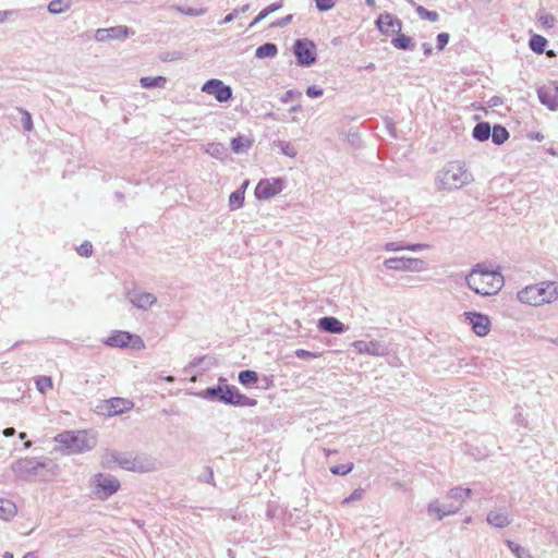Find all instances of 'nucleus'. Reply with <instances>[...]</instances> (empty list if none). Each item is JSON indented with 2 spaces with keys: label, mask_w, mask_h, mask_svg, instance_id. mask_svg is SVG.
<instances>
[{
  "label": "nucleus",
  "mask_w": 558,
  "mask_h": 558,
  "mask_svg": "<svg viewBox=\"0 0 558 558\" xmlns=\"http://www.w3.org/2000/svg\"><path fill=\"white\" fill-rule=\"evenodd\" d=\"M472 181V172L464 162L459 160L447 162L435 175V186L438 191L460 190Z\"/></svg>",
  "instance_id": "1"
},
{
  "label": "nucleus",
  "mask_w": 558,
  "mask_h": 558,
  "mask_svg": "<svg viewBox=\"0 0 558 558\" xmlns=\"http://www.w3.org/2000/svg\"><path fill=\"white\" fill-rule=\"evenodd\" d=\"M352 347L355 349V351L359 354H367V355H372V356H384L388 353V347L378 340H371V341L356 340L352 343Z\"/></svg>",
  "instance_id": "14"
},
{
  "label": "nucleus",
  "mask_w": 558,
  "mask_h": 558,
  "mask_svg": "<svg viewBox=\"0 0 558 558\" xmlns=\"http://www.w3.org/2000/svg\"><path fill=\"white\" fill-rule=\"evenodd\" d=\"M353 463L339 464L330 468V472L335 475H347L353 470Z\"/></svg>",
  "instance_id": "46"
},
{
  "label": "nucleus",
  "mask_w": 558,
  "mask_h": 558,
  "mask_svg": "<svg viewBox=\"0 0 558 558\" xmlns=\"http://www.w3.org/2000/svg\"><path fill=\"white\" fill-rule=\"evenodd\" d=\"M17 512V508L11 500L2 499V520L12 519Z\"/></svg>",
  "instance_id": "39"
},
{
  "label": "nucleus",
  "mask_w": 558,
  "mask_h": 558,
  "mask_svg": "<svg viewBox=\"0 0 558 558\" xmlns=\"http://www.w3.org/2000/svg\"><path fill=\"white\" fill-rule=\"evenodd\" d=\"M537 96L542 105L546 106L551 111L558 110V92L551 90V87H539Z\"/></svg>",
  "instance_id": "23"
},
{
  "label": "nucleus",
  "mask_w": 558,
  "mask_h": 558,
  "mask_svg": "<svg viewBox=\"0 0 558 558\" xmlns=\"http://www.w3.org/2000/svg\"><path fill=\"white\" fill-rule=\"evenodd\" d=\"M109 34V40L112 39H124L129 37L130 34H133V32L130 31L129 27L120 25V26H113L108 28Z\"/></svg>",
  "instance_id": "37"
},
{
  "label": "nucleus",
  "mask_w": 558,
  "mask_h": 558,
  "mask_svg": "<svg viewBox=\"0 0 558 558\" xmlns=\"http://www.w3.org/2000/svg\"><path fill=\"white\" fill-rule=\"evenodd\" d=\"M315 2H316V8L319 11L325 12V11L332 9L335 7L337 0H315Z\"/></svg>",
  "instance_id": "49"
},
{
  "label": "nucleus",
  "mask_w": 558,
  "mask_h": 558,
  "mask_svg": "<svg viewBox=\"0 0 558 558\" xmlns=\"http://www.w3.org/2000/svg\"><path fill=\"white\" fill-rule=\"evenodd\" d=\"M423 49H424L425 56H429L433 51L430 44H427V43L423 44Z\"/></svg>",
  "instance_id": "61"
},
{
  "label": "nucleus",
  "mask_w": 558,
  "mask_h": 558,
  "mask_svg": "<svg viewBox=\"0 0 558 558\" xmlns=\"http://www.w3.org/2000/svg\"><path fill=\"white\" fill-rule=\"evenodd\" d=\"M306 95L311 98H318L324 95V89L317 85H312L306 88Z\"/></svg>",
  "instance_id": "51"
},
{
  "label": "nucleus",
  "mask_w": 558,
  "mask_h": 558,
  "mask_svg": "<svg viewBox=\"0 0 558 558\" xmlns=\"http://www.w3.org/2000/svg\"><path fill=\"white\" fill-rule=\"evenodd\" d=\"M384 265L389 270L398 271L421 272L426 269V264L424 260L412 257H391L386 259Z\"/></svg>",
  "instance_id": "10"
},
{
  "label": "nucleus",
  "mask_w": 558,
  "mask_h": 558,
  "mask_svg": "<svg viewBox=\"0 0 558 558\" xmlns=\"http://www.w3.org/2000/svg\"><path fill=\"white\" fill-rule=\"evenodd\" d=\"M363 495H364V489L356 488L353 490V493L349 497H347L342 500V505H348L353 501L361 500L363 498Z\"/></svg>",
  "instance_id": "48"
},
{
  "label": "nucleus",
  "mask_w": 558,
  "mask_h": 558,
  "mask_svg": "<svg viewBox=\"0 0 558 558\" xmlns=\"http://www.w3.org/2000/svg\"><path fill=\"white\" fill-rule=\"evenodd\" d=\"M281 7H282V2H276V3H272V4L268 5L263 11L267 12V16H268L270 13L279 10Z\"/></svg>",
  "instance_id": "57"
},
{
  "label": "nucleus",
  "mask_w": 558,
  "mask_h": 558,
  "mask_svg": "<svg viewBox=\"0 0 558 558\" xmlns=\"http://www.w3.org/2000/svg\"><path fill=\"white\" fill-rule=\"evenodd\" d=\"M201 481L208 483L210 485H215L214 471L210 466H206L204 475L201 476Z\"/></svg>",
  "instance_id": "52"
},
{
  "label": "nucleus",
  "mask_w": 558,
  "mask_h": 558,
  "mask_svg": "<svg viewBox=\"0 0 558 558\" xmlns=\"http://www.w3.org/2000/svg\"><path fill=\"white\" fill-rule=\"evenodd\" d=\"M293 50L300 65L308 66L316 61L315 45L308 39H298Z\"/></svg>",
  "instance_id": "11"
},
{
  "label": "nucleus",
  "mask_w": 558,
  "mask_h": 558,
  "mask_svg": "<svg viewBox=\"0 0 558 558\" xmlns=\"http://www.w3.org/2000/svg\"><path fill=\"white\" fill-rule=\"evenodd\" d=\"M507 545L510 548V550L515 555L517 558H533L529 549L511 541H507Z\"/></svg>",
  "instance_id": "40"
},
{
  "label": "nucleus",
  "mask_w": 558,
  "mask_h": 558,
  "mask_svg": "<svg viewBox=\"0 0 558 558\" xmlns=\"http://www.w3.org/2000/svg\"><path fill=\"white\" fill-rule=\"evenodd\" d=\"M277 53V46L272 43H266L256 49L255 57L258 59L275 58Z\"/></svg>",
  "instance_id": "29"
},
{
  "label": "nucleus",
  "mask_w": 558,
  "mask_h": 558,
  "mask_svg": "<svg viewBox=\"0 0 558 558\" xmlns=\"http://www.w3.org/2000/svg\"><path fill=\"white\" fill-rule=\"evenodd\" d=\"M317 327L328 333H343L348 327L333 316H324L318 319Z\"/></svg>",
  "instance_id": "21"
},
{
  "label": "nucleus",
  "mask_w": 558,
  "mask_h": 558,
  "mask_svg": "<svg viewBox=\"0 0 558 558\" xmlns=\"http://www.w3.org/2000/svg\"><path fill=\"white\" fill-rule=\"evenodd\" d=\"M143 88H165L167 78L165 76H144L140 80Z\"/></svg>",
  "instance_id": "28"
},
{
  "label": "nucleus",
  "mask_w": 558,
  "mask_h": 558,
  "mask_svg": "<svg viewBox=\"0 0 558 558\" xmlns=\"http://www.w3.org/2000/svg\"><path fill=\"white\" fill-rule=\"evenodd\" d=\"M23 558H37V556L35 553L31 551V553L25 554Z\"/></svg>",
  "instance_id": "64"
},
{
  "label": "nucleus",
  "mask_w": 558,
  "mask_h": 558,
  "mask_svg": "<svg viewBox=\"0 0 558 558\" xmlns=\"http://www.w3.org/2000/svg\"><path fill=\"white\" fill-rule=\"evenodd\" d=\"M174 9L180 12L181 14L189 15V16H202L207 12V8H185L177 5Z\"/></svg>",
  "instance_id": "41"
},
{
  "label": "nucleus",
  "mask_w": 558,
  "mask_h": 558,
  "mask_svg": "<svg viewBox=\"0 0 558 558\" xmlns=\"http://www.w3.org/2000/svg\"><path fill=\"white\" fill-rule=\"evenodd\" d=\"M471 494L472 490L470 488L454 487L447 493V498L451 500L450 502L460 505L461 508L465 499L469 498Z\"/></svg>",
  "instance_id": "25"
},
{
  "label": "nucleus",
  "mask_w": 558,
  "mask_h": 558,
  "mask_svg": "<svg viewBox=\"0 0 558 558\" xmlns=\"http://www.w3.org/2000/svg\"><path fill=\"white\" fill-rule=\"evenodd\" d=\"M93 493L101 500L112 496L120 488L117 477L109 474L97 473L92 478Z\"/></svg>",
  "instance_id": "7"
},
{
  "label": "nucleus",
  "mask_w": 558,
  "mask_h": 558,
  "mask_svg": "<svg viewBox=\"0 0 558 558\" xmlns=\"http://www.w3.org/2000/svg\"><path fill=\"white\" fill-rule=\"evenodd\" d=\"M197 397L209 401H219L235 407H255L257 401L241 393L234 386L223 384L208 387L196 393Z\"/></svg>",
  "instance_id": "4"
},
{
  "label": "nucleus",
  "mask_w": 558,
  "mask_h": 558,
  "mask_svg": "<svg viewBox=\"0 0 558 558\" xmlns=\"http://www.w3.org/2000/svg\"><path fill=\"white\" fill-rule=\"evenodd\" d=\"M490 136L494 144L501 145L509 138V132L505 126L496 124L492 129Z\"/></svg>",
  "instance_id": "31"
},
{
  "label": "nucleus",
  "mask_w": 558,
  "mask_h": 558,
  "mask_svg": "<svg viewBox=\"0 0 558 558\" xmlns=\"http://www.w3.org/2000/svg\"><path fill=\"white\" fill-rule=\"evenodd\" d=\"M391 44L395 48L400 50H413L414 44L411 37L405 36L404 34H399L396 38L391 40Z\"/></svg>",
  "instance_id": "33"
},
{
  "label": "nucleus",
  "mask_w": 558,
  "mask_h": 558,
  "mask_svg": "<svg viewBox=\"0 0 558 558\" xmlns=\"http://www.w3.org/2000/svg\"><path fill=\"white\" fill-rule=\"evenodd\" d=\"M486 521L492 526L502 529L512 522V518L506 509H495L487 513Z\"/></svg>",
  "instance_id": "22"
},
{
  "label": "nucleus",
  "mask_w": 558,
  "mask_h": 558,
  "mask_svg": "<svg viewBox=\"0 0 558 558\" xmlns=\"http://www.w3.org/2000/svg\"><path fill=\"white\" fill-rule=\"evenodd\" d=\"M302 93L295 89H289L287 90L281 97L280 101L283 104H288L294 99H301Z\"/></svg>",
  "instance_id": "47"
},
{
  "label": "nucleus",
  "mask_w": 558,
  "mask_h": 558,
  "mask_svg": "<svg viewBox=\"0 0 558 558\" xmlns=\"http://www.w3.org/2000/svg\"><path fill=\"white\" fill-rule=\"evenodd\" d=\"M283 189V181L277 179L260 180L255 189V196L258 199H269L279 194Z\"/></svg>",
  "instance_id": "13"
},
{
  "label": "nucleus",
  "mask_w": 558,
  "mask_h": 558,
  "mask_svg": "<svg viewBox=\"0 0 558 558\" xmlns=\"http://www.w3.org/2000/svg\"><path fill=\"white\" fill-rule=\"evenodd\" d=\"M320 354L316 352H311L304 349H298L295 351V356L303 360H312L318 357Z\"/></svg>",
  "instance_id": "50"
},
{
  "label": "nucleus",
  "mask_w": 558,
  "mask_h": 558,
  "mask_svg": "<svg viewBox=\"0 0 558 558\" xmlns=\"http://www.w3.org/2000/svg\"><path fill=\"white\" fill-rule=\"evenodd\" d=\"M539 21L544 26H546L548 28L553 27L555 24V17L551 14L541 15Z\"/></svg>",
  "instance_id": "56"
},
{
  "label": "nucleus",
  "mask_w": 558,
  "mask_h": 558,
  "mask_svg": "<svg viewBox=\"0 0 558 558\" xmlns=\"http://www.w3.org/2000/svg\"><path fill=\"white\" fill-rule=\"evenodd\" d=\"M133 408V402L124 398H111L101 408L109 416L122 414Z\"/></svg>",
  "instance_id": "19"
},
{
  "label": "nucleus",
  "mask_w": 558,
  "mask_h": 558,
  "mask_svg": "<svg viewBox=\"0 0 558 558\" xmlns=\"http://www.w3.org/2000/svg\"><path fill=\"white\" fill-rule=\"evenodd\" d=\"M253 145V141L246 136H238L232 138L231 148L235 154L246 153Z\"/></svg>",
  "instance_id": "27"
},
{
  "label": "nucleus",
  "mask_w": 558,
  "mask_h": 558,
  "mask_svg": "<svg viewBox=\"0 0 558 558\" xmlns=\"http://www.w3.org/2000/svg\"><path fill=\"white\" fill-rule=\"evenodd\" d=\"M129 301L140 310H148L157 302V298L149 292H144L142 290H133L128 292Z\"/></svg>",
  "instance_id": "17"
},
{
  "label": "nucleus",
  "mask_w": 558,
  "mask_h": 558,
  "mask_svg": "<svg viewBox=\"0 0 558 558\" xmlns=\"http://www.w3.org/2000/svg\"><path fill=\"white\" fill-rule=\"evenodd\" d=\"M267 16V12H264L263 10L258 13V15L248 25L250 28L254 27L257 23H259L262 20H264Z\"/></svg>",
  "instance_id": "58"
},
{
  "label": "nucleus",
  "mask_w": 558,
  "mask_h": 558,
  "mask_svg": "<svg viewBox=\"0 0 558 558\" xmlns=\"http://www.w3.org/2000/svg\"><path fill=\"white\" fill-rule=\"evenodd\" d=\"M247 184H248L247 181L244 182L240 189H238L236 191L231 193V195L229 196L230 209L234 210V209L241 208L243 206L244 194H245V189H246Z\"/></svg>",
  "instance_id": "26"
},
{
  "label": "nucleus",
  "mask_w": 558,
  "mask_h": 558,
  "mask_svg": "<svg viewBox=\"0 0 558 558\" xmlns=\"http://www.w3.org/2000/svg\"><path fill=\"white\" fill-rule=\"evenodd\" d=\"M81 256H89L93 252V245L89 242H84L77 250Z\"/></svg>",
  "instance_id": "54"
},
{
  "label": "nucleus",
  "mask_w": 558,
  "mask_h": 558,
  "mask_svg": "<svg viewBox=\"0 0 558 558\" xmlns=\"http://www.w3.org/2000/svg\"><path fill=\"white\" fill-rule=\"evenodd\" d=\"M12 468L19 477L25 481H33L41 477L45 463L36 458H26L16 461Z\"/></svg>",
  "instance_id": "8"
},
{
  "label": "nucleus",
  "mask_w": 558,
  "mask_h": 558,
  "mask_svg": "<svg viewBox=\"0 0 558 558\" xmlns=\"http://www.w3.org/2000/svg\"><path fill=\"white\" fill-rule=\"evenodd\" d=\"M274 145L276 147H278L280 149V151L284 156H287V157L295 158L296 155H298L296 147L292 143H290V142H287V141H275Z\"/></svg>",
  "instance_id": "36"
},
{
  "label": "nucleus",
  "mask_w": 558,
  "mask_h": 558,
  "mask_svg": "<svg viewBox=\"0 0 558 558\" xmlns=\"http://www.w3.org/2000/svg\"><path fill=\"white\" fill-rule=\"evenodd\" d=\"M181 57V53L179 52H173L171 56L170 53L167 54L166 58H163L165 61H168V60H175V59H179Z\"/></svg>",
  "instance_id": "62"
},
{
  "label": "nucleus",
  "mask_w": 558,
  "mask_h": 558,
  "mask_svg": "<svg viewBox=\"0 0 558 558\" xmlns=\"http://www.w3.org/2000/svg\"><path fill=\"white\" fill-rule=\"evenodd\" d=\"M292 20V15H287L274 24V26L283 27Z\"/></svg>",
  "instance_id": "59"
},
{
  "label": "nucleus",
  "mask_w": 558,
  "mask_h": 558,
  "mask_svg": "<svg viewBox=\"0 0 558 558\" xmlns=\"http://www.w3.org/2000/svg\"><path fill=\"white\" fill-rule=\"evenodd\" d=\"M238 380L243 386L248 387V386H252V385L257 383L258 376H257V373L255 371L245 369V371H242V372L239 373Z\"/></svg>",
  "instance_id": "35"
},
{
  "label": "nucleus",
  "mask_w": 558,
  "mask_h": 558,
  "mask_svg": "<svg viewBox=\"0 0 558 558\" xmlns=\"http://www.w3.org/2000/svg\"><path fill=\"white\" fill-rule=\"evenodd\" d=\"M15 435V429L13 427H8L2 429V436L7 438H11Z\"/></svg>",
  "instance_id": "60"
},
{
  "label": "nucleus",
  "mask_w": 558,
  "mask_h": 558,
  "mask_svg": "<svg viewBox=\"0 0 558 558\" xmlns=\"http://www.w3.org/2000/svg\"><path fill=\"white\" fill-rule=\"evenodd\" d=\"M202 92L214 96L219 102H226L232 97V89L222 81L217 78L208 80L202 87Z\"/></svg>",
  "instance_id": "12"
},
{
  "label": "nucleus",
  "mask_w": 558,
  "mask_h": 558,
  "mask_svg": "<svg viewBox=\"0 0 558 558\" xmlns=\"http://www.w3.org/2000/svg\"><path fill=\"white\" fill-rule=\"evenodd\" d=\"M376 25L378 29L385 35L399 34L402 28V23L400 20L395 19L389 13H384L378 16L376 20Z\"/></svg>",
  "instance_id": "18"
},
{
  "label": "nucleus",
  "mask_w": 558,
  "mask_h": 558,
  "mask_svg": "<svg viewBox=\"0 0 558 558\" xmlns=\"http://www.w3.org/2000/svg\"><path fill=\"white\" fill-rule=\"evenodd\" d=\"M102 462L107 465L117 463L122 469L134 472H149L154 469V463L149 460L133 458L118 451H107L102 457Z\"/></svg>",
  "instance_id": "6"
},
{
  "label": "nucleus",
  "mask_w": 558,
  "mask_h": 558,
  "mask_svg": "<svg viewBox=\"0 0 558 558\" xmlns=\"http://www.w3.org/2000/svg\"><path fill=\"white\" fill-rule=\"evenodd\" d=\"M301 110H302V106L301 105H295V106H292L289 111L291 113H295V112H299Z\"/></svg>",
  "instance_id": "63"
},
{
  "label": "nucleus",
  "mask_w": 558,
  "mask_h": 558,
  "mask_svg": "<svg viewBox=\"0 0 558 558\" xmlns=\"http://www.w3.org/2000/svg\"><path fill=\"white\" fill-rule=\"evenodd\" d=\"M19 439L20 441H5V444L2 442V448H4V446H12V450L11 451H21V450H24V449H28L31 446H32V441L29 440H25L26 439V433H20L19 434Z\"/></svg>",
  "instance_id": "34"
},
{
  "label": "nucleus",
  "mask_w": 558,
  "mask_h": 558,
  "mask_svg": "<svg viewBox=\"0 0 558 558\" xmlns=\"http://www.w3.org/2000/svg\"><path fill=\"white\" fill-rule=\"evenodd\" d=\"M95 39L100 43L109 40L108 28H98L95 33Z\"/></svg>",
  "instance_id": "55"
},
{
  "label": "nucleus",
  "mask_w": 558,
  "mask_h": 558,
  "mask_svg": "<svg viewBox=\"0 0 558 558\" xmlns=\"http://www.w3.org/2000/svg\"><path fill=\"white\" fill-rule=\"evenodd\" d=\"M547 40L541 35H533L530 39V48L536 53H543L546 47Z\"/></svg>",
  "instance_id": "38"
},
{
  "label": "nucleus",
  "mask_w": 558,
  "mask_h": 558,
  "mask_svg": "<svg viewBox=\"0 0 558 558\" xmlns=\"http://www.w3.org/2000/svg\"><path fill=\"white\" fill-rule=\"evenodd\" d=\"M416 13L418 14V16L423 20H427V21H430V22H436L438 21V14L437 12L435 11H428L427 9H425L424 7L422 5H418L416 7Z\"/></svg>",
  "instance_id": "43"
},
{
  "label": "nucleus",
  "mask_w": 558,
  "mask_h": 558,
  "mask_svg": "<svg viewBox=\"0 0 558 558\" xmlns=\"http://www.w3.org/2000/svg\"><path fill=\"white\" fill-rule=\"evenodd\" d=\"M102 342L111 348H126L129 345L136 349L144 348V342L140 336L123 330L113 331Z\"/></svg>",
  "instance_id": "9"
},
{
  "label": "nucleus",
  "mask_w": 558,
  "mask_h": 558,
  "mask_svg": "<svg viewBox=\"0 0 558 558\" xmlns=\"http://www.w3.org/2000/svg\"><path fill=\"white\" fill-rule=\"evenodd\" d=\"M248 9H250V4H244L241 8L234 9L231 13L227 14L223 17V20L220 22V24H228V23L232 22L239 14L245 13L246 11H248Z\"/></svg>",
  "instance_id": "45"
},
{
  "label": "nucleus",
  "mask_w": 558,
  "mask_h": 558,
  "mask_svg": "<svg viewBox=\"0 0 558 558\" xmlns=\"http://www.w3.org/2000/svg\"><path fill=\"white\" fill-rule=\"evenodd\" d=\"M468 287L481 295L496 294L504 286V277L500 272L488 270L483 265H477L465 278Z\"/></svg>",
  "instance_id": "3"
},
{
  "label": "nucleus",
  "mask_w": 558,
  "mask_h": 558,
  "mask_svg": "<svg viewBox=\"0 0 558 558\" xmlns=\"http://www.w3.org/2000/svg\"><path fill=\"white\" fill-rule=\"evenodd\" d=\"M449 41V34L440 33L437 35V49L442 50Z\"/></svg>",
  "instance_id": "53"
},
{
  "label": "nucleus",
  "mask_w": 558,
  "mask_h": 558,
  "mask_svg": "<svg viewBox=\"0 0 558 558\" xmlns=\"http://www.w3.org/2000/svg\"><path fill=\"white\" fill-rule=\"evenodd\" d=\"M68 8L69 4L64 0H52L48 4V11L52 14L63 13L64 11L68 10Z\"/></svg>",
  "instance_id": "42"
},
{
  "label": "nucleus",
  "mask_w": 558,
  "mask_h": 558,
  "mask_svg": "<svg viewBox=\"0 0 558 558\" xmlns=\"http://www.w3.org/2000/svg\"><path fill=\"white\" fill-rule=\"evenodd\" d=\"M36 387L41 393L52 389V379L48 376H41L36 380Z\"/></svg>",
  "instance_id": "44"
},
{
  "label": "nucleus",
  "mask_w": 558,
  "mask_h": 558,
  "mask_svg": "<svg viewBox=\"0 0 558 558\" xmlns=\"http://www.w3.org/2000/svg\"><path fill=\"white\" fill-rule=\"evenodd\" d=\"M9 118L16 129L22 128L26 132L33 130V120L28 111L22 108H15Z\"/></svg>",
  "instance_id": "20"
},
{
  "label": "nucleus",
  "mask_w": 558,
  "mask_h": 558,
  "mask_svg": "<svg viewBox=\"0 0 558 558\" xmlns=\"http://www.w3.org/2000/svg\"><path fill=\"white\" fill-rule=\"evenodd\" d=\"M492 128L487 122H480L473 129V137L480 142L487 141L490 136Z\"/></svg>",
  "instance_id": "30"
},
{
  "label": "nucleus",
  "mask_w": 558,
  "mask_h": 558,
  "mask_svg": "<svg viewBox=\"0 0 558 558\" xmlns=\"http://www.w3.org/2000/svg\"><path fill=\"white\" fill-rule=\"evenodd\" d=\"M428 247H429L428 244H423V243L404 244L403 242H387L384 245V250L386 252H399V251H403V250L416 252V251L425 250Z\"/></svg>",
  "instance_id": "24"
},
{
  "label": "nucleus",
  "mask_w": 558,
  "mask_h": 558,
  "mask_svg": "<svg viewBox=\"0 0 558 558\" xmlns=\"http://www.w3.org/2000/svg\"><path fill=\"white\" fill-rule=\"evenodd\" d=\"M460 511V505L454 502L442 504L439 499H434L427 505V513L437 520H442L445 517L456 514Z\"/></svg>",
  "instance_id": "15"
},
{
  "label": "nucleus",
  "mask_w": 558,
  "mask_h": 558,
  "mask_svg": "<svg viewBox=\"0 0 558 558\" xmlns=\"http://www.w3.org/2000/svg\"><path fill=\"white\" fill-rule=\"evenodd\" d=\"M464 316L471 325L472 330L478 337H484L489 332L490 322L486 315L476 312H466L464 313Z\"/></svg>",
  "instance_id": "16"
},
{
  "label": "nucleus",
  "mask_w": 558,
  "mask_h": 558,
  "mask_svg": "<svg viewBox=\"0 0 558 558\" xmlns=\"http://www.w3.org/2000/svg\"><path fill=\"white\" fill-rule=\"evenodd\" d=\"M205 151L216 159H223L227 156V147L221 143H209Z\"/></svg>",
  "instance_id": "32"
},
{
  "label": "nucleus",
  "mask_w": 558,
  "mask_h": 558,
  "mask_svg": "<svg viewBox=\"0 0 558 558\" xmlns=\"http://www.w3.org/2000/svg\"><path fill=\"white\" fill-rule=\"evenodd\" d=\"M57 440L71 453H82L95 448L96 435L87 430L65 432L59 434Z\"/></svg>",
  "instance_id": "5"
},
{
  "label": "nucleus",
  "mask_w": 558,
  "mask_h": 558,
  "mask_svg": "<svg viewBox=\"0 0 558 558\" xmlns=\"http://www.w3.org/2000/svg\"><path fill=\"white\" fill-rule=\"evenodd\" d=\"M520 303L530 306H542L558 301V281L545 280L524 287L517 292Z\"/></svg>",
  "instance_id": "2"
}]
</instances>
